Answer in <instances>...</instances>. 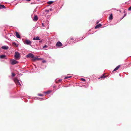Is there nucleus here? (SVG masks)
I'll return each instance as SVG.
<instances>
[{
	"mask_svg": "<svg viewBox=\"0 0 131 131\" xmlns=\"http://www.w3.org/2000/svg\"><path fill=\"white\" fill-rule=\"evenodd\" d=\"M15 75V74H14V73H12V77H13Z\"/></svg>",
	"mask_w": 131,
	"mask_h": 131,
	"instance_id": "393cba45",
	"label": "nucleus"
},
{
	"mask_svg": "<svg viewBox=\"0 0 131 131\" xmlns=\"http://www.w3.org/2000/svg\"><path fill=\"white\" fill-rule=\"evenodd\" d=\"M32 39L34 40H39L40 39L39 37L38 36H37L33 38Z\"/></svg>",
	"mask_w": 131,
	"mask_h": 131,
	"instance_id": "9d476101",
	"label": "nucleus"
},
{
	"mask_svg": "<svg viewBox=\"0 0 131 131\" xmlns=\"http://www.w3.org/2000/svg\"><path fill=\"white\" fill-rule=\"evenodd\" d=\"M50 10H51V9H50Z\"/></svg>",
	"mask_w": 131,
	"mask_h": 131,
	"instance_id": "e433bc0d",
	"label": "nucleus"
},
{
	"mask_svg": "<svg viewBox=\"0 0 131 131\" xmlns=\"http://www.w3.org/2000/svg\"><path fill=\"white\" fill-rule=\"evenodd\" d=\"M15 33L16 34V36L18 38H20V36L19 35V34H18V32L17 31L15 32Z\"/></svg>",
	"mask_w": 131,
	"mask_h": 131,
	"instance_id": "6e6552de",
	"label": "nucleus"
},
{
	"mask_svg": "<svg viewBox=\"0 0 131 131\" xmlns=\"http://www.w3.org/2000/svg\"><path fill=\"white\" fill-rule=\"evenodd\" d=\"M57 47H61L62 45V43L60 41L58 42L56 44Z\"/></svg>",
	"mask_w": 131,
	"mask_h": 131,
	"instance_id": "423d86ee",
	"label": "nucleus"
},
{
	"mask_svg": "<svg viewBox=\"0 0 131 131\" xmlns=\"http://www.w3.org/2000/svg\"><path fill=\"white\" fill-rule=\"evenodd\" d=\"M31 0H26V1H30Z\"/></svg>",
	"mask_w": 131,
	"mask_h": 131,
	"instance_id": "72a5a7b5",
	"label": "nucleus"
},
{
	"mask_svg": "<svg viewBox=\"0 0 131 131\" xmlns=\"http://www.w3.org/2000/svg\"><path fill=\"white\" fill-rule=\"evenodd\" d=\"M107 77L105 76H104V75H102L101 77V78L102 79H104L105 78H106Z\"/></svg>",
	"mask_w": 131,
	"mask_h": 131,
	"instance_id": "a211bd4d",
	"label": "nucleus"
},
{
	"mask_svg": "<svg viewBox=\"0 0 131 131\" xmlns=\"http://www.w3.org/2000/svg\"><path fill=\"white\" fill-rule=\"evenodd\" d=\"M14 56L15 58H18L20 57L19 53L17 52H15Z\"/></svg>",
	"mask_w": 131,
	"mask_h": 131,
	"instance_id": "f03ea898",
	"label": "nucleus"
},
{
	"mask_svg": "<svg viewBox=\"0 0 131 131\" xmlns=\"http://www.w3.org/2000/svg\"><path fill=\"white\" fill-rule=\"evenodd\" d=\"M117 69L116 68H115L113 70V71H115L117 70Z\"/></svg>",
	"mask_w": 131,
	"mask_h": 131,
	"instance_id": "7c9ffc66",
	"label": "nucleus"
},
{
	"mask_svg": "<svg viewBox=\"0 0 131 131\" xmlns=\"http://www.w3.org/2000/svg\"><path fill=\"white\" fill-rule=\"evenodd\" d=\"M128 10H131V6H130L128 8Z\"/></svg>",
	"mask_w": 131,
	"mask_h": 131,
	"instance_id": "cd10ccee",
	"label": "nucleus"
},
{
	"mask_svg": "<svg viewBox=\"0 0 131 131\" xmlns=\"http://www.w3.org/2000/svg\"><path fill=\"white\" fill-rule=\"evenodd\" d=\"M38 96H42L43 95V94H38Z\"/></svg>",
	"mask_w": 131,
	"mask_h": 131,
	"instance_id": "4be33fe9",
	"label": "nucleus"
},
{
	"mask_svg": "<svg viewBox=\"0 0 131 131\" xmlns=\"http://www.w3.org/2000/svg\"><path fill=\"white\" fill-rule=\"evenodd\" d=\"M53 2V1H50L47 2V3L49 4H51Z\"/></svg>",
	"mask_w": 131,
	"mask_h": 131,
	"instance_id": "6ab92c4d",
	"label": "nucleus"
},
{
	"mask_svg": "<svg viewBox=\"0 0 131 131\" xmlns=\"http://www.w3.org/2000/svg\"><path fill=\"white\" fill-rule=\"evenodd\" d=\"M49 10H48V9H47V10H45V12H49Z\"/></svg>",
	"mask_w": 131,
	"mask_h": 131,
	"instance_id": "bb28decb",
	"label": "nucleus"
},
{
	"mask_svg": "<svg viewBox=\"0 0 131 131\" xmlns=\"http://www.w3.org/2000/svg\"><path fill=\"white\" fill-rule=\"evenodd\" d=\"M42 62L43 63H45L46 62V61L45 60H43L42 61Z\"/></svg>",
	"mask_w": 131,
	"mask_h": 131,
	"instance_id": "c85d7f7f",
	"label": "nucleus"
},
{
	"mask_svg": "<svg viewBox=\"0 0 131 131\" xmlns=\"http://www.w3.org/2000/svg\"><path fill=\"white\" fill-rule=\"evenodd\" d=\"M6 57V56L5 55H2L0 56V58L1 59H4Z\"/></svg>",
	"mask_w": 131,
	"mask_h": 131,
	"instance_id": "dca6fc26",
	"label": "nucleus"
},
{
	"mask_svg": "<svg viewBox=\"0 0 131 131\" xmlns=\"http://www.w3.org/2000/svg\"><path fill=\"white\" fill-rule=\"evenodd\" d=\"M33 59L34 60H40L41 59L40 58H38L37 57H34V58H33Z\"/></svg>",
	"mask_w": 131,
	"mask_h": 131,
	"instance_id": "0eeeda50",
	"label": "nucleus"
},
{
	"mask_svg": "<svg viewBox=\"0 0 131 131\" xmlns=\"http://www.w3.org/2000/svg\"><path fill=\"white\" fill-rule=\"evenodd\" d=\"M126 14H124L123 17L121 18V19H122L123 18H124V17H125L126 16Z\"/></svg>",
	"mask_w": 131,
	"mask_h": 131,
	"instance_id": "c756f323",
	"label": "nucleus"
},
{
	"mask_svg": "<svg viewBox=\"0 0 131 131\" xmlns=\"http://www.w3.org/2000/svg\"><path fill=\"white\" fill-rule=\"evenodd\" d=\"M99 23V21H97V24L98 23Z\"/></svg>",
	"mask_w": 131,
	"mask_h": 131,
	"instance_id": "f704fd0d",
	"label": "nucleus"
},
{
	"mask_svg": "<svg viewBox=\"0 0 131 131\" xmlns=\"http://www.w3.org/2000/svg\"><path fill=\"white\" fill-rule=\"evenodd\" d=\"M18 62L14 60H11L10 61V63L12 65H14V64L17 63Z\"/></svg>",
	"mask_w": 131,
	"mask_h": 131,
	"instance_id": "20e7f679",
	"label": "nucleus"
},
{
	"mask_svg": "<svg viewBox=\"0 0 131 131\" xmlns=\"http://www.w3.org/2000/svg\"><path fill=\"white\" fill-rule=\"evenodd\" d=\"M51 92V91H48L46 92H43V93L45 94H48L50 93Z\"/></svg>",
	"mask_w": 131,
	"mask_h": 131,
	"instance_id": "4468645a",
	"label": "nucleus"
},
{
	"mask_svg": "<svg viewBox=\"0 0 131 131\" xmlns=\"http://www.w3.org/2000/svg\"><path fill=\"white\" fill-rule=\"evenodd\" d=\"M70 39L71 40H73V39L71 37L70 38Z\"/></svg>",
	"mask_w": 131,
	"mask_h": 131,
	"instance_id": "473e14b6",
	"label": "nucleus"
},
{
	"mask_svg": "<svg viewBox=\"0 0 131 131\" xmlns=\"http://www.w3.org/2000/svg\"><path fill=\"white\" fill-rule=\"evenodd\" d=\"M102 25L100 24H99L98 25H97L95 27V29L98 28L99 27H100Z\"/></svg>",
	"mask_w": 131,
	"mask_h": 131,
	"instance_id": "f8f14e48",
	"label": "nucleus"
},
{
	"mask_svg": "<svg viewBox=\"0 0 131 131\" xmlns=\"http://www.w3.org/2000/svg\"><path fill=\"white\" fill-rule=\"evenodd\" d=\"M14 81L15 83L17 85H20L21 84L19 82L18 80L16 79L14 80Z\"/></svg>",
	"mask_w": 131,
	"mask_h": 131,
	"instance_id": "39448f33",
	"label": "nucleus"
},
{
	"mask_svg": "<svg viewBox=\"0 0 131 131\" xmlns=\"http://www.w3.org/2000/svg\"><path fill=\"white\" fill-rule=\"evenodd\" d=\"M24 43L25 44L28 45H31V42L30 40L26 39L25 40V42H24Z\"/></svg>",
	"mask_w": 131,
	"mask_h": 131,
	"instance_id": "f257e3e1",
	"label": "nucleus"
},
{
	"mask_svg": "<svg viewBox=\"0 0 131 131\" xmlns=\"http://www.w3.org/2000/svg\"><path fill=\"white\" fill-rule=\"evenodd\" d=\"M62 81V80H61V79H59V80H58V82H61Z\"/></svg>",
	"mask_w": 131,
	"mask_h": 131,
	"instance_id": "a878e982",
	"label": "nucleus"
},
{
	"mask_svg": "<svg viewBox=\"0 0 131 131\" xmlns=\"http://www.w3.org/2000/svg\"><path fill=\"white\" fill-rule=\"evenodd\" d=\"M117 69L116 68H115L113 70V71H115L117 70Z\"/></svg>",
	"mask_w": 131,
	"mask_h": 131,
	"instance_id": "2f4dec72",
	"label": "nucleus"
},
{
	"mask_svg": "<svg viewBox=\"0 0 131 131\" xmlns=\"http://www.w3.org/2000/svg\"><path fill=\"white\" fill-rule=\"evenodd\" d=\"M42 25L43 26V23H42Z\"/></svg>",
	"mask_w": 131,
	"mask_h": 131,
	"instance_id": "c9c22d12",
	"label": "nucleus"
},
{
	"mask_svg": "<svg viewBox=\"0 0 131 131\" xmlns=\"http://www.w3.org/2000/svg\"><path fill=\"white\" fill-rule=\"evenodd\" d=\"M81 81H83V82H85V80L84 79H83V78L81 79Z\"/></svg>",
	"mask_w": 131,
	"mask_h": 131,
	"instance_id": "5701e85b",
	"label": "nucleus"
},
{
	"mask_svg": "<svg viewBox=\"0 0 131 131\" xmlns=\"http://www.w3.org/2000/svg\"><path fill=\"white\" fill-rule=\"evenodd\" d=\"M120 65H119L118 66H117L115 68H116L118 70L120 67Z\"/></svg>",
	"mask_w": 131,
	"mask_h": 131,
	"instance_id": "412c9836",
	"label": "nucleus"
},
{
	"mask_svg": "<svg viewBox=\"0 0 131 131\" xmlns=\"http://www.w3.org/2000/svg\"><path fill=\"white\" fill-rule=\"evenodd\" d=\"M1 48L3 49H7L8 48V47L7 46H2V47Z\"/></svg>",
	"mask_w": 131,
	"mask_h": 131,
	"instance_id": "9b49d317",
	"label": "nucleus"
},
{
	"mask_svg": "<svg viewBox=\"0 0 131 131\" xmlns=\"http://www.w3.org/2000/svg\"><path fill=\"white\" fill-rule=\"evenodd\" d=\"M113 15L112 14H111L109 17V19L110 20H111L113 19Z\"/></svg>",
	"mask_w": 131,
	"mask_h": 131,
	"instance_id": "f3484780",
	"label": "nucleus"
},
{
	"mask_svg": "<svg viewBox=\"0 0 131 131\" xmlns=\"http://www.w3.org/2000/svg\"><path fill=\"white\" fill-rule=\"evenodd\" d=\"M5 6L3 5H1L0 4V9L2 8H5Z\"/></svg>",
	"mask_w": 131,
	"mask_h": 131,
	"instance_id": "2eb2a0df",
	"label": "nucleus"
},
{
	"mask_svg": "<svg viewBox=\"0 0 131 131\" xmlns=\"http://www.w3.org/2000/svg\"><path fill=\"white\" fill-rule=\"evenodd\" d=\"M38 19V18L37 15H35L34 16V18L33 19V20L34 21H37Z\"/></svg>",
	"mask_w": 131,
	"mask_h": 131,
	"instance_id": "ddd939ff",
	"label": "nucleus"
},
{
	"mask_svg": "<svg viewBox=\"0 0 131 131\" xmlns=\"http://www.w3.org/2000/svg\"><path fill=\"white\" fill-rule=\"evenodd\" d=\"M26 57L27 58H30L33 59V58H34V55L33 54L30 53L27 55Z\"/></svg>",
	"mask_w": 131,
	"mask_h": 131,
	"instance_id": "7ed1b4c3",
	"label": "nucleus"
},
{
	"mask_svg": "<svg viewBox=\"0 0 131 131\" xmlns=\"http://www.w3.org/2000/svg\"><path fill=\"white\" fill-rule=\"evenodd\" d=\"M47 45H44L43 47V48H47Z\"/></svg>",
	"mask_w": 131,
	"mask_h": 131,
	"instance_id": "b1692460",
	"label": "nucleus"
},
{
	"mask_svg": "<svg viewBox=\"0 0 131 131\" xmlns=\"http://www.w3.org/2000/svg\"><path fill=\"white\" fill-rule=\"evenodd\" d=\"M71 76H67L65 77L64 79H67L69 78H71Z\"/></svg>",
	"mask_w": 131,
	"mask_h": 131,
	"instance_id": "aec40b11",
	"label": "nucleus"
},
{
	"mask_svg": "<svg viewBox=\"0 0 131 131\" xmlns=\"http://www.w3.org/2000/svg\"><path fill=\"white\" fill-rule=\"evenodd\" d=\"M13 45L16 47H18V45L15 42H13L12 43Z\"/></svg>",
	"mask_w": 131,
	"mask_h": 131,
	"instance_id": "1a4fd4ad",
	"label": "nucleus"
}]
</instances>
